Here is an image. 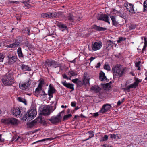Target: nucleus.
<instances>
[{
    "mask_svg": "<svg viewBox=\"0 0 147 147\" xmlns=\"http://www.w3.org/2000/svg\"><path fill=\"white\" fill-rule=\"evenodd\" d=\"M1 122L5 124H9L12 125H16L18 124V121L16 119L13 118L2 119Z\"/></svg>",
    "mask_w": 147,
    "mask_h": 147,
    "instance_id": "4",
    "label": "nucleus"
},
{
    "mask_svg": "<svg viewBox=\"0 0 147 147\" xmlns=\"http://www.w3.org/2000/svg\"><path fill=\"white\" fill-rule=\"evenodd\" d=\"M145 75L146 77L145 79V80H147V71L145 72Z\"/></svg>",
    "mask_w": 147,
    "mask_h": 147,
    "instance_id": "64",
    "label": "nucleus"
},
{
    "mask_svg": "<svg viewBox=\"0 0 147 147\" xmlns=\"http://www.w3.org/2000/svg\"><path fill=\"white\" fill-rule=\"evenodd\" d=\"M55 14L50 13H43L41 15V16L44 18H53L56 16Z\"/></svg>",
    "mask_w": 147,
    "mask_h": 147,
    "instance_id": "11",
    "label": "nucleus"
},
{
    "mask_svg": "<svg viewBox=\"0 0 147 147\" xmlns=\"http://www.w3.org/2000/svg\"><path fill=\"white\" fill-rule=\"evenodd\" d=\"M10 2L11 3H15L16 4H19V2L18 1H10Z\"/></svg>",
    "mask_w": 147,
    "mask_h": 147,
    "instance_id": "54",
    "label": "nucleus"
},
{
    "mask_svg": "<svg viewBox=\"0 0 147 147\" xmlns=\"http://www.w3.org/2000/svg\"><path fill=\"white\" fill-rule=\"evenodd\" d=\"M114 78L121 77L124 73L125 69L121 65L115 66L112 69Z\"/></svg>",
    "mask_w": 147,
    "mask_h": 147,
    "instance_id": "1",
    "label": "nucleus"
},
{
    "mask_svg": "<svg viewBox=\"0 0 147 147\" xmlns=\"http://www.w3.org/2000/svg\"><path fill=\"white\" fill-rule=\"evenodd\" d=\"M56 91V90L53 86L52 85L50 84L49 86L48 90V94L49 96L52 98L53 96V94Z\"/></svg>",
    "mask_w": 147,
    "mask_h": 147,
    "instance_id": "13",
    "label": "nucleus"
},
{
    "mask_svg": "<svg viewBox=\"0 0 147 147\" xmlns=\"http://www.w3.org/2000/svg\"><path fill=\"white\" fill-rule=\"evenodd\" d=\"M5 56L4 54L1 53H0V62H3Z\"/></svg>",
    "mask_w": 147,
    "mask_h": 147,
    "instance_id": "43",
    "label": "nucleus"
},
{
    "mask_svg": "<svg viewBox=\"0 0 147 147\" xmlns=\"http://www.w3.org/2000/svg\"><path fill=\"white\" fill-rule=\"evenodd\" d=\"M108 138V136L107 135H105L104 137H102L100 139V141H103L107 140Z\"/></svg>",
    "mask_w": 147,
    "mask_h": 147,
    "instance_id": "36",
    "label": "nucleus"
},
{
    "mask_svg": "<svg viewBox=\"0 0 147 147\" xmlns=\"http://www.w3.org/2000/svg\"><path fill=\"white\" fill-rule=\"evenodd\" d=\"M17 100L19 101L24 103L25 105H26L27 104L26 100L23 98L19 97H18Z\"/></svg>",
    "mask_w": 147,
    "mask_h": 147,
    "instance_id": "32",
    "label": "nucleus"
},
{
    "mask_svg": "<svg viewBox=\"0 0 147 147\" xmlns=\"http://www.w3.org/2000/svg\"><path fill=\"white\" fill-rule=\"evenodd\" d=\"M144 9L143 10V12H145L147 10V0L145 1L144 3Z\"/></svg>",
    "mask_w": 147,
    "mask_h": 147,
    "instance_id": "38",
    "label": "nucleus"
},
{
    "mask_svg": "<svg viewBox=\"0 0 147 147\" xmlns=\"http://www.w3.org/2000/svg\"><path fill=\"white\" fill-rule=\"evenodd\" d=\"M59 66V65L57 63V62H55L54 61V63L53 64L52 67L56 68Z\"/></svg>",
    "mask_w": 147,
    "mask_h": 147,
    "instance_id": "46",
    "label": "nucleus"
},
{
    "mask_svg": "<svg viewBox=\"0 0 147 147\" xmlns=\"http://www.w3.org/2000/svg\"><path fill=\"white\" fill-rule=\"evenodd\" d=\"M76 104V103L75 101L72 102H71V105L72 107H75Z\"/></svg>",
    "mask_w": 147,
    "mask_h": 147,
    "instance_id": "53",
    "label": "nucleus"
},
{
    "mask_svg": "<svg viewBox=\"0 0 147 147\" xmlns=\"http://www.w3.org/2000/svg\"><path fill=\"white\" fill-rule=\"evenodd\" d=\"M44 83V81L43 80H42L40 81L37 88L36 89L35 91V93H39V91L41 90Z\"/></svg>",
    "mask_w": 147,
    "mask_h": 147,
    "instance_id": "20",
    "label": "nucleus"
},
{
    "mask_svg": "<svg viewBox=\"0 0 147 147\" xmlns=\"http://www.w3.org/2000/svg\"><path fill=\"white\" fill-rule=\"evenodd\" d=\"M111 106L110 105L107 104L104 105L102 106L100 110L99 111V113H104L105 112H107L110 109Z\"/></svg>",
    "mask_w": 147,
    "mask_h": 147,
    "instance_id": "10",
    "label": "nucleus"
},
{
    "mask_svg": "<svg viewBox=\"0 0 147 147\" xmlns=\"http://www.w3.org/2000/svg\"><path fill=\"white\" fill-rule=\"evenodd\" d=\"M104 69L108 71L110 70V67L108 64H105L104 66Z\"/></svg>",
    "mask_w": 147,
    "mask_h": 147,
    "instance_id": "44",
    "label": "nucleus"
},
{
    "mask_svg": "<svg viewBox=\"0 0 147 147\" xmlns=\"http://www.w3.org/2000/svg\"><path fill=\"white\" fill-rule=\"evenodd\" d=\"M13 48H15L16 47H17L19 46L20 42H16L15 41V42L12 43Z\"/></svg>",
    "mask_w": 147,
    "mask_h": 147,
    "instance_id": "33",
    "label": "nucleus"
},
{
    "mask_svg": "<svg viewBox=\"0 0 147 147\" xmlns=\"http://www.w3.org/2000/svg\"><path fill=\"white\" fill-rule=\"evenodd\" d=\"M122 102L120 101H119L117 103V105H121Z\"/></svg>",
    "mask_w": 147,
    "mask_h": 147,
    "instance_id": "61",
    "label": "nucleus"
},
{
    "mask_svg": "<svg viewBox=\"0 0 147 147\" xmlns=\"http://www.w3.org/2000/svg\"><path fill=\"white\" fill-rule=\"evenodd\" d=\"M72 82L75 83H77L78 82H81V81H79V80L77 78L73 79Z\"/></svg>",
    "mask_w": 147,
    "mask_h": 147,
    "instance_id": "49",
    "label": "nucleus"
},
{
    "mask_svg": "<svg viewBox=\"0 0 147 147\" xmlns=\"http://www.w3.org/2000/svg\"><path fill=\"white\" fill-rule=\"evenodd\" d=\"M1 80L3 84L5 85H10L13 83L11 75L8 73L3 76Z\"/></svg>",
    "mask_w": 147,
    "mask_h": 147,
    "instance_id": "2",
    "label": "nucleus"
},
{
    "mask_svg": "<svg viewBox=\"0 0 147 147\" xmlns=\"http://www.w3.org/2000/svg\"><path fill=\"white\" fill-rule=\"evenodd\" d=\"M110 18L111 19L113 25L116 26L117 24V22L116 21L115 17L113 16H110Z\"/></svg>",
    "mask_w": 147,
    "mask_h": 147,
    "instance_id": "29",
    "label": "nucleus"
},
{
    "mask_svg": "<svg viewBox=\"0 0 147 147\" xmlns=\"http://www.w3.org/2000/svg\"><path fill=\"white\" fill-rule=\"evenodd\" d=\"M21 69L24 71H30L31 70V69L28 65H25L24 64H22L21 65Z\"/></svg>",
    "mask_w": 147,
    "mask_h": 147,
    "instance_id": "25",
    "label": "nucleus"
},
{
    "mask_svg": "<svg viewBox=\"0 0 147 147\" xmlns=\"http://www.w3.org/2000/svg\"><path fill=\"white\" fill-rule=\"evenodd\" d=\"M69 73L71 76H74L77 74L76 73L71 70H69Z\"/></svg>",
    "mask_w": 147,
    "mask_h": 147,
    "instance_id": "47",
    "label": "nucleus"
},
{
    "mask_svg": "<svg viewBox=\"0 0 147 147\" xmlns=\"http://www.w3.org/2000/svg\"><path fill=\"white\" fill-rule=\"evenodd\" d=\"M99 115L98 113H94V116H97Z\"/></svg>",
    "mask_w": 147,
    "mask_h": 147,
    "instance_id": "63",
    "label": "nucleus"
},
{
    "mask_svg": "<svg viewBox=\"0 0 147 147\" xmlns=\"http://www.w3.org/2000/svg\"><path fill=\"white\" fill-rule=\"evenodd\" d=\"M39 96H41L42 95H45V93L43 90H41L39 91L38 93H36Z\"/></svg>",
    "mask_w": 147,
    "mask_h": 147,
    "instance_id": "42",
    "label": "nucleus"
},
{
    "mask_svg": "<svg viewBox=\"0 0 147 147\" xmlns=\"http://www.w3.org/2000/svg\"><path fill=\"white\" fill-rule=\"evenodd\" d=\"M2 135L0 134V142H3L4 139L2 138Z\"/></svg>",
    "mask_w": 147,
    "mask_h": 147,
    "instance_id": "58",
    "label": "nucleus"
},
{
    "mask_svg": "<svg viewBox=\"0 0 147 147\" xmlns=\"http://www.w3.org/2000/svg\"><path fill=\"white\" fill-rule=\"evenodd\" d=\"M90 89L92 91L95 93L99 92L101 90V88L97 86H94L92 87Z\"/></svg>",
    "mask_w": 147,
    "mask_h": 147,
    "instance_id": "21",
    "label": "nucleus"
},
{
    "mask_svg": "<svg viewBox=\"0 0 147 147\" xmlns=\"http://www.w3.org/2000/svg\"><path fill=\"white\" fill-rule=\"evenodd\" d=\"M48 140V138L44 139H42L38 141H37L35 142L32 143V144H35V143H36V142H39L44 141H45L46 140Z\"/></svg>",
    "mask_w": 147,
    "mask_h": 147,
    "instance_id": "48",
    "label": "nucleus"
},
{
    "mask_svg": "<svg viewBox=\"0 0 147 147\" xmlns=\"http://www.w3.org/2000/svg\"><path fill=\"white\" fill-rule=\"evenodd\" d=\"M7 47L9 48H12V44H11L9 45H7L6 46Z\"/></svg>",
    "mask_w": 147,
    "mask_h": 147,
    "instance_id": "59",
    "label": "nucleus"
},
{
    "mask_svg": "<svg viewBox=\"0 0 147 147\" xmlns=\"http://www.w3.org/2000/svg\"><path fill=\"white\" fill-rule=\"evenodd\" d=\"M96 17L98 20L104 21L108 23L109 24H110V22L109 21V17L107 15L98 14L96 16Z\"/></svg>",
    "mask_w": 147,
    "mask_h": 147,
    "instance_id": "8",
    "label": "nucleus"
},
{
    "mask_svg": "<svg viewBox=\"0 0 147 147\" xmlns=\"http://www.w3.org/2000/svg\"><path fill=\"white\" fill-rule=\"evenodd\" d=\"M7 1V0H0V3L2 4H5Z\"/></svg>",
    "mask_w": 147,
    "mask_h": 147,
    "instance_id": "52",
    "label": "nucleus"
},
{
    "mask_svg": "<svg viewBox=\"0 0 147 147\" xmlns=\"http://www.w3.org/2000/svg\"><path fill=\"white\" fill-rule=\"evenodd\" d=\"M63 76L64 78L66 79L67 80L68 79V78L65 74H64L63 75Z\"/></svg>",
    "mask_w": 147,
    "mask_h": 147,
    "instance_id": "57",
    "label": "nucleus"
},
{
    "mask_svg": "<svg viewBox=\"0 0 147 147\" xmlns=\"http://www.w3.org/2000/svg\"><path fill=\"white\" fill-rule=\"evenodd\" d=\"M57 26L59 27L62 31L63 32L66 30H67V27L66 25L61 22H58L57 24Z\"/></svg>",
    "mask_w": 147,
    "mask_h": 147,
    "instance_id": "14",
    "label": "nucleus"
},
{
    "mask_svg": "<svg viewBox=\"0 0 147 147\" xmlns=\"http://www.w3.org/2000/svg\"><path fill=\"white\" fill-rule=\"evenodd\" d=\"M135 82L134 83L130 84L126 87L125 90L128 92H129L131 88H135L138 87L139 83L141 82L142 81V80L139 79L138 78H135Z\"/></svg>",
    "mask_w": 147,
    "mask_h": 147,
    "instance_id": "7",
    "label": "nucleus"
},
{
    "mask_svg": "<svg viewBox=\"0 0 147 147\" xmlns=\"http://www.w3.org/2000/svg\"><path fill=\"white\" fill-rule=\"evenodd\" d=\"M51 112V108L48 105L45 106L42 110V114L44 115H48Z\"/></svg>",
    "mask_w": 147,
    "mask_h": 147,
    "instance_id": "15",
    "label": "nucleus"
},
{
    "mask_svg": "<svg viewBox=\"0 0 147 147\" xmlns=\"http://www.w3.org/2000/svg\"><path fill=\"white\" fill-rule=\"evenodd\" d=\"M64 113V111H63L59 113L57 115L51 117L49 119V120L52 123L56 124L61 122L62 119L61 114Z\"/></svg>",
    "mask_w": 147,
    "mask_h": 147,
    "instance_id": "3",
    "label": "nucleus"
},
{
    "mask_svg": "<svg viewBox=\"0 0 147 147\" xmlns=\"http://www.w3.org/2000/svg\"><path fill=\"white\" fill-rule=\"evenodd\" d=\"M17 57L16 56L9 57L8 63L10 64H13L17 61Z\"/></svg>",
    "mask_w": 147,
    "mask_h": 147,
    "instance_id": "18",
    "label": "nucleus"
},
{
    "mask_svg": "<svg viewBox=\"0 0 147 147\" xmlns=\"http://www.w3.org/2000/svg\"><path fill=\"white\" fill-rule=\"evenodd\" d=\"M24 112V109L19 108H13L12 111L13 115L17 117H21Z\"/></svg>",
    "mask_w": 147,
    "mask_h": 147,
    "instance_id": "5",
    "label": "nucleus"
},
{
    "mask_svg": "<svg viewBox=\"0 0 147 147\" xmlns=\"http://www.w3.org/2000/svg\"><path fill=\"white\" fill-rule=\"evenodd\" d=\"M103 146L104 147H112L111 146L108 145L107 144H103Z\"/></svg>",
    "mask_w": 147,
    "mask_h": 147,
    "instance_id": "60",
    "label": "nucleus"
},
{
    "mask_svg": "<svg viewBox=\"0 0 147 147\" xmlns=\"http://www.w3.org/2000/svg\"><path fill=\"white\" fill-rule=\"evenodd\" d=\"M140 61L137 62L135 63V66L136 67H138L140 66Z\"/></svg>",
    "mask_w": 147,
    "mask_h": 147,
    "instance_id": "55",
    "label": "nucleus"
},
{
    "mask_svg": "<svg viewBox=\"0 0 147 147\" xmlns=\"http://www.w3.org/2000/svg\"><path fill=\"white\" fill-rule=\"evenodd\" d=\"M144 45L143 46V48L142 50V51L144 52L146 50V48L147 47V38H144Z\"/></svg>",
    "mask_w": 147,
    "mask_h": 147,
    "instance_id": "31",
    "label": "nucleus"
},
{
    "mask_svg": "<svg viewBox=\"0 0 147 147\" xmlns=\"http://www.w3.org/2000/svg\"><path fill=\"white\" fill-rule=\"evenodd\" d=\"M101 64L100 62H99L98 63L96 66L95 67L97 68L99 67L100 66Z\"/></svg>",
    "mask_w": 147,
    "mask_h": 147,
    "instance_id": "56",
    "label": "nucleus"
},
{
    "mask_svg": "<svg viewBox=\"0 0 147 147\" xmlns=\"http://www.w3.org/2000/svg\"><path fill=\"white\" fill-rule=\"evenodd\" d=\"M65 19L67 20L73 22L74 21V18L73 15L71 13H69L65 16Z\"/></svg>",
    "mask_w": 147,
    "mask_h": 147,
    "instance_id": "19",
    "label": "nucleus"
},
{
    "mask_svg": "<svg viewBox=\"0 0 147 147\" xmlns=\"http://www.w3.org/2000/svg\"><path fill=\"white\" fill-rule=\"evenodd\" d=\"M104 88L105 90L109 91L111 88L110 84L108 83H107L104 85Z\"/></svg>",
    "mask_w": 147,
    "mask_h": 147,
    "instance_id": "27",
    "label": "nucleus"
},
{
    "mask_svg": "<svg viewBox=\"0 0 147 147\" xmlns=\"http://www.w3.org/2000/svg\"><path fill=\"white\" fill-rule=\"evenodd\" d=\"M89 83V80L86 78L85 77L84 78L83 82L82 83V84H86Z\"/></svg>",
    "mask_w": 147,
    "mask_h": 147,
    "instance_id": "34",
    "label": "nucleus"
},
{
    "mask_svg": "<svg viewBox=\"0 0 147 147\" xmlns=\"http://www.w3.org/2000/svg\"><path fill=\"white\" fill-rule=\"evenodd\" d=\"M88 133L89 136V138H90L94 136V134L92 131H89Z\"/></svg>",
    "mask_w": 147,
    "mask_h": 147,
    "instance_id": "45",
    "label": "nucleus"
},
{
    "mask_svg": "<svg viewBox=\"0 0 147 147\" xmlns=\"http://www.w3.org/2000/svg\"><path fill=\"white\" fill-rule=\"evenodd\" d=\"M114 11L115 12L116 11V13H117V15L119 16L120 17L125 18V15L124 13V12L122 11V10H120L119 11H117L116 10H114Z\"/></svg>",
    "mask_w": 147,
    "mask_h": 147,
    "instance_id": "24",
    "label": "nucleus"
},
{
    "mask_svg": "<svg viewBox=\"0 0 147 147\" xmlns=\"http://www.w3.org/2000/svg\"><path fill=\"white\" fill-rule=\"evenodd\" d=\"M36 111L34 109H31L28 111L25 115V117L27 120L33 119L37 115Z\"/></svg>",
    "mask_w": 147,
    "mask_h": 147,
    "instance_id": "6",
    "label": "nucleus"
},
{
    "mask_svg": "<svg viewBox=\"0 0 147 147\" xmlns=\"http://www.w3.org/2000/svg\"><path fill=\"white\" fill-rule=\"evenodd\" d=\"M22 41V38L20 36L17 37L16 39L15 40V41L16 42H19L20 43V42Z\"/></svg>",
    "mask_w": 147,
    "mask_h": 147,
    "instance_id": "41",
    "label": "nucleus"
},
{
    "mask_svg": "<svg viewBox=\"0 0 147 147\" xmlns=\"http://www.w3.org/2000/svg\"><path fill=\"white\" fill-rule=\"evenodd\" d=\"M107 43L108 46L110 45L111 46H113V42L109 40H108Z\"/></svg>",
    "mask_w": 147,
    "mask_h": 147,
    "instance_id": "51",
    "label": "nucleus"
},
{
    "mask_svg": "<svg viewBox=\"0 0 147 147\" xmlns=\"http://www.w3.org/2000/svg\"><path fill=\"white\" fill-rule=\"evenodd\" d=\"M99 79L101 81H107V79L104 72H100L99 76Z\"/></svg>",
    "mask_w": 147,
    "mask_h": 147,
    "instance_id": "23",
    "label": "nucleus"
},
{
    "mask_svg": "<svg viewBox=\"0 0 147 147\" xmlns=\"http://www.w3.org/2000/svg\"><path fill=\"white\" fill-rule=\"evenodd\" d=\"M37 123V121L36 120H35L32 121L31 122L28 123H27V125L28 127L31 128L36 125Z\"/></svg>",
    "mask_w": 147,
    "mask_h": 147,
    "instance_id": "26",
    "label": "nucleus"
},
{
    "mask_svg": "<svg viewBox=\"0 0 147 147\" xmlns=\"http://www.w3.org/2000/svg\"><path fill=\"white\" fill-rule=\"evenodd\" d=\"M61 83L66 87L71 89L72 90H74V85L72 84L67 83L65 81H62Z\"/></svg>",
    "mask_w": 147,
    "mask_h": 147,
    "instance_id": "17",
    "label": "nucleus"
},
{
    "mask_svg": "<svg viewBox=\"0 0 147 147\" xmlns=\"http://www.w3.org/2000/svg\"><path fill=\"white\" fill-rule=\"evenodd\" d=\"M30 32V30L28 28H25L22 31V32H23L25 33L28 35H29Z\"/></svg>",
    "mask_w": 147,
    "mask_h": 147,
    "instance_id": "37",
    "label": "nucleus"
},
{
    "mask_svg": "<svg viewBox=\"0 0 147 147\" xmlns=\"http://www.w3.org/2000/svg\"><path fill=\"white\" fill-rule=\"evenodd\" d=\"M31 82L30 80L27 82L26 83L19 84V86L20 89L22 90H25L31 84Z\"/></svg>",
    "mask_w": 147,
    "mask_h": 147,
    "instance_id": "12",
    "label": "nucleus"
},
{
    "mask_svg": "<svg viewBox=\"0 0 147 147\" xmlns=\"http://www.w3.org/2000/svg\"><path fill=\"white\" fill-rule=\"evenodd\" d=\"M92 27L95 30L98 31H105L107 29L105 28L99 27L96 25L93 26Z\"/></svg>",
    "mask_w": 147,
    "mask_h": 147,
    "instance_id": "22",
    "label": "nucleus"
},
{
    "mask_svg": "<svg viewBox=\"0 0 147 147\" xmlns=\"http://www.w3.org/2000/svg\"><path fill=\"white\" fill-rule=\"evenodd\" d=\"M17 51L19 57L20 58H23V55L22 51L21 48L19 47L17 49Z\"/></svg>",
    "mask_w": 147,
    "mask_h": 147,
    "instance_id": "28",
    "label": "nucleus"
},
{
    "mask_svg": "<svg viewBox=\"0 0 147 147\" xmlns=\"http://www.w3.org/2000/svg\"><path fill=\"white\" fill-rule=\"evenodd\" d=\"M128 28L129 30H131L134 29L136 28V26L134 24H131L129 26Z\"/></svg>",
    "mask_w": 147,
    "mask_h": 147,
    "instance_id": "40",
    "label": "nucleus"
},
{
    "mask_svg": "<svg viewBox=\"0 0 147 147\" xmlns=\"http://www.w3.org/2000/svg\"><path fill=\"white\" fill-rule=\"evenodd\" d=\"M54 61H49L48 62H47V64L49 67H52L53 64L54 63Z\"/></svg>",
    "mask_w": 147,
    "mask_h": 147,
    "instance_id": "39",
    "label": "nucleus"
},
{
    "mask_svg": "<svg viewBox=\"0 0 147 147\" xmlns=\"http://www.w3.org/2000/svg\"><path fill=\"white\" fill-rule=\"evenodd\" d=\"M125 38L122 37H120L119 38V40H117V42L118 43L121 42L122 41L124 40Z\"/></svg>",
    "mask_w": 147,
    "mask_h": 147,
    "instance_id": "50",
    "label": "nucleus"
},
{
    "mask_svg": "<svg viewBox=\"0 0 147 147\" xmlns=\"http://www.w3.org/2000/svg\"><path fill=\"white\" fill-rule=\"evenodd\" d=\"M95 58L93 57H91L90 59V62H91L94 59H95Z\"/></svg>",
    "mask_w": 147,
    "mask_h": 147,
    "instance_id": "62",
    "label": "nucleus"
},
{
    "mask_svg": "<svg viewBox=\"0 0 147 147\" xmlns=\"http://www.w3.org/2000/svg\"><path fill=\"white\" fill-rule=\"evenodd\" d=\"M102 42H96L92 45V49L94 51L99 50L102 47Z\"/></svg>",
    "mask_w": 147,
    "mask_h": 147,
    "instance_id": "9",
    "label": "nucleus"
},
{
    "mask_svg": "<svg viewBox=\"0 0 147 147\" xmlns=\"http://www.w3.org/2000/svg\"><path fill=\"white\" fill-rule=\"evenodd\" d=\"M119 134L115 135L114 134H111L110 135V137L111 139H118L119 138Z\"/></svg>",
    "mask_w": 147,
    "mask_h": 147,
    "instance_id": "30",
    "label": "nucleus"
},
{
    "mask_svg": "<svg viewBox=\"0 0 147 147\" xmlns=\"http://www.w3.org/2000/svg\"><path fill=\"white\" fill-rule=\"evenodd\" d=\"M127 10L132 13H135V12L133 8V5L131 3H127L126 4Z\"/></svg>",
    "mask_w": 147,
    "mask_h": 147,
    "instance_id": "16",
    "label": "nucleus"
},
{
    "mask_svg": "<svg viewBox=\"0 0 147 147\" xmlns=\"http://www.w3.org/2000/svg\"><path fill=\"white\" fill-rule=\"evenodd\" d=\"M72 116V115L71 114H69L68 115H66L63 117V120L64 121L68 119Z\"/></svg>",
    "mask_w": 147,
    "mask_h": 147,
    "instance_id": "35",
    "label": "nucleus"
}]
</instances>
